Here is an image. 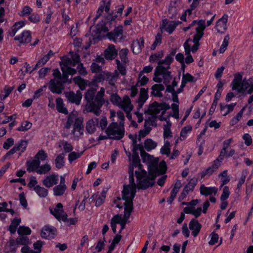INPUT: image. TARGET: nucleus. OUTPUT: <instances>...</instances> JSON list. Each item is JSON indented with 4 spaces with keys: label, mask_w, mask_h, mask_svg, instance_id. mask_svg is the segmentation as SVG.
<instances>
[{
    "label": "nucleus",
    "mask_w": 253,
    "mask_h": 253,
    "mask_svg": "<svg viewBox=\"0 0 253 253\" xmlns=\"http://www.w3.org/2000/svg\"><path fill=\"white\" fill-rule=\"evenodd\" d=\"M141 156L144 163L148 162V170L155 175H160L165 174L167 169L166 162L163 160L159 164V159L155 158L145 151L141 152Z\"/></svg>",
    "instance_id": "nucleus-1"
},
{
    "label": "nucleus",
    "mask_w": 253,
    "mask_h": 253,
    "mask_svg": "<svg viewBox=\"0 0 253 253\" xmlns=\"http://www.w3.org/2000/svg\"><path fill=\"white\" fill-rule=\"evenodd\" d=\"M137 178V187L138 189L145 190L152 187L155 184L154 179L157 175L154 174V177L151 178L146 174H140L138 171H135Z\"/></svg>",
    "instance_id": "nucleus-2"
},
{
    "label": "nucleus",
    "mask_w": 253,
    "mask_h": 253,
    "mask_svg": "<svg viewBox=\"0 0 253 253\" xmlns=\"http://www.w3.org/2000/svg\"><path fill=\"white\" fill-rule=\"evenodd\" d=\"M105 133L111 137H115L112 140H120L125 134L124 129L119 128L117 123H111L105 130Z\"/></svg>",
    "instance_id": "nucleus-3"
},
{
    "label": "nucleus",
    "mask_w": 253,
    "mask_h": 253,
    "mask_svg": "<svg viewBox=\"0 0 253 253\" xmlns=\"http://www.w3.org/2000/svg\"><path fill=\"white\" fill-rule=\"evenodd\" d=\"M116 23V21L109 11L103 17L102 21L97 25V29L100 32H107L109 31V29L111 28L112 25L114 24L115 25Z\"/></svg>",
    "instance_id": "nucleus-4"
},
{
    "label": "nucleus",
    "mask_w": 253,
    "mask_h": 253,
    "mask_svg": "<svg viewBox=\"0 0 253 253\" xmlns=\"http://www.w3.org/2000/svg\"><path fill=\"white\" fill-rule=\"evenodd\" d=\"M96 90L94 88L88 89L84 94V98L86 101V109L89 112L95 114V94Z\"/></svg>",
    "instance_id": "nucleus-5"
},
{
    "label": "nucleus",
    "mask_w": 253,
    "mask_h": 253,
    "mask_svg": "<svg viewBox=\"0 0 253 253\" xmlns=\"http://www.w3.org/2000/svg\"><path fill=\"white\" fill-rule=\"evenodd\" d=\"M106 37L107 39L115 43L118 42V39L122 40L124 33L123 26L119 25L115 26L114 30L112 31L106 32Z\"/></svg>",
    "instance_id": "nucleus-6"
},
{
    "label": "nucleus",
    "mask_w": 253,
    "mask_h": 253,
    "mask_svg": "<svg viewBox=\"0 0 253 253\" xmlns=\"http://www.w3.org/2000/svg\"><path fill=\"white\" fill-rule=\"evenodd\" d=\"M170 106L166 102H158L157 101L153 102L149 106V110L151 113L155 115H158L161 112L166 113V111L170 109Z\"/></svg>",
    "instance_id": "nucleus-7"
},
{
    "label": "nucleus",
    "mask_w": 253,
    "mask_h": 253,
    "mask_svg": "<svg viewBox=\"0 0 253 253\" xmlns=\"http://www.w3.org/2000/svg\"><path fill=\"white\" fill-rule=\"evenodd\" d=\"M57 234L56 229L51 225H46L41 230V236L43 239L51 240L55 238Z\"/></svg>",
    "instance_id": "nucleus-8"
},
{
    "label": "nucleus",
    "mask_w": 253,
    "mask_h": 253,
    "mask_svg": "<svg viewBox=\"0 0 253 253\" xmlns=\"http://www.w3.org/2000/svg\"><path fill=\"white\" fill-rule=\"evenodd\" d=\"M64 87V84L59 80L50 79L49 81L48 89L53 93L61 94Z\"/></svg>",
    "instance_id": "nucleus-9"
},
{
    "label": "nucleus",
    "mask_w": 253,
    "mask_h": 253,
    "mask_svg": "<svg viewBox=\"0 0 253 253\" xmlns=\"http://www.w3.org/2000/svg\"><path fill=\"white\" fill-rule=\"evenodd\" d=\"M65 96L69 102L79 105L81 104L83 97V94L79 90H77L76 93L73 91H69L65 92Z\"/></svg>",
    "instance_id": "nucleus-10"
},
{
    "label": "nucleus",
    "mask_w": 253,
    "mask_h": 253,
    "mask_svg": "<svg viewBox=\"0 0 253 253\" xmlns=\"http://www.w3.org/2000/svg\"><path fill=\"white\" fill-rule=\"evenodd\" d=\"M221 164V161L218 158L216 159L212 163L211 166L208 167L206 169L201 171L199 175L200 176V179L204 178L206 175L209 176L211 175L214 172H215L218 169Z\"/></svg>",
    "instance_id": "nucleus-11"
},
{
    "label": "nucleus",
    "mask_w": 253,
    "mask_h": 253,
    "mask_svg": "<svg viewBox=\"0 0 253 253\" xmlns=\"http://www.w3.org/2000/svg\"><path fill=\"white\" fill-rule=\"evenodd\" d=\"M170 68L165 67L164 66L158 65L156 67L157 72L163 77L164 83L165 84H169L172 79L171 72L169 71Z\"/></svg>",
    "instance_id": "nucleus-12"
},
{
    "label": "nucleus",
    "mask_w": 253,
    "mask_h": 253,
    "mask_svg": "<svg viewBox=\"0 0 253 253\" xmlns=\"http://www.w3.org/2000/svg\"><path fill=\"white\" fill-rule=\"evenodd\" d=\"M118 55V50L115 45L110 44L104 51V58L108 61L115 59Z\"/></svg>",
    "instance_id": "nucleus-13"
},
{
    "label": "nucleus",
    "mask_w": 253,
    "mask_h": 253,
    "mask_svg": "<svg viewBox=\"0 0 253 253\" xmlns=\"http://www.w3.org/2000/svg\"><path fill=\"white\" fill-rule=\"evenodd\" d=\"M103 91H98L96 95H95L94 101H95V114L97 116L99 115L98 111L100 109L101 107L104 104L105 101L103 98L104 95V89L101 87Z\"/></svg>",
    "instance_id": "nucleus-14"
},
{
    "label": "nucleus",
    "mask_w": 253,
    "mask_h": 253,
    "mask_svg": "<svg viewBox=\"0 0 253 253\" xmlns=\"http://www.w3.org/2000/svg\"><path fill=\"white\" fill-rule=\"evenodd\" d=\"M15 41H17L20 44H27L32 40L31 33L29 30H24L20 34L14 38Z\"/></svg>",
    "instance_id": "nucleus-15"
},
{
    "label": "nucleus",
    "mask_w": 253,
    "mask_h": 253,
    "mask_svg": "<svg viewBox=\"0 0 253 253\" xmlns=\"http://www.w3.org/2000/svg\"><path fill=\"white\" fill-rule=\"evenodd\" d=\"M63 206L62 203H57L54 210H50V213L59 221H63L64 215L67 213L63 209Z\"/></svg>",
    "instance_id": "nucleus-16"
},
{
    "label": "nucleus",
    "mask_w": 253,
    "mask_h": 253,
    "mask_svg": "<svg viewBox=\"0 0 253 253\" xmlns=\"http://www.w3.org/2000/svg\"><path fill=\"white\" fill-rule=\"evenodd\" d=\"M59 181L58 175L53 173L47 176L43 180L42 183L46 188H50L54 185L58 184Z\"/></svg>",
    "instance_id": "nucleus-17"
},
{
    "label": "nucleus",
    "mask_w": 253,
    "mask_h": 253,
    "mask_svg": "<svg viewBox=\"0 0 253 253\" xmlns=\"http://www.w3.org/2000/svg\"><path fill=\"white\" fill-rule=\"evenodd\" d=\"M111 4L110 0H102L97 10L95 18H98L102 15L104 10H105L106 13H108L110 10Z\"/></svg>",
    "instance_id": "nucleus-18"
},
{
    "label": "nucleus",
    "mask_w": 253,
    "mask_h": 253,
    "mask_svg": "<svg viewBox=\"0 0 253 253\" xmlns=\"http://www.w3.org/2000/svg\"><path fill=\"white\" fill-rule=\"evenodd\" d=\"M169 22V20L167 18L163 19L160 24V29L161 31L165 30L169 34H171L176 29V25L172 21H170L168 24Z\"/></svg>",
    "instance_id": "nucleus-19"
},
{
    "label": "nucleus",
    "mask_w": 253,
    "mask_h": 253,
    "mask_svg": "<svg viewBox=\"0 0 253 253\" xmlns=\"http://www.w3.org/2000/svg\"><path fill=\"white\" fill-rule=\"evenodd\" d=\"M189 228L192 230V235L194 237H196L201 231L202 225L198 220L192 218L189 223Z\"/></svg>",
    "instance_id": "nucleus-20"
},
{
    "label": "nucleus",
    "mask_w": 253,
    "mask_h": 253,
    "mask_svg": "<svg viewBox=\"0 0 253 253\" xmlns=\"http://www.w3.org/2000/svg\"><path fill=\"white\" fill-rule=\"evenodd\" d=\"M83 118L82 117H77L74 122V128L72 131L71 133L73 134H75L76 131L79 132L80 135L83 134L84 126L83 124Z\"/></svg>",
    "instance_id": "nucleus-21"
},
{
    "label": "nucleus",
    "mask_w": 253,
    "mask_h": 253,
    "mask_svg": "<svg viewBox=\"0 0 253 253\" xmlns=\"http://www.w3.org/2000/svg\"><path fill=\"white\" fill-rule=\"evenodd\" d=\"M181 186V182L180 180H177L173 188L170 192V196L167 199V202L169 205H171L174 198Z\"/></svg>",
    "instance_id": "nucleus-22"
},
{
    "label": "nucleus",
    "mask_w": 253,
    "mask_h": 253,
    "mask_svg": "<svg viewBox=\"0 0 253 253\" xmlns=\"http://www.w3.org/2000/svg\"><path fill=\"white\" fill-rule=\"evenodd\" d=\"M73 81L77 84L81 90H84L88 85H90V82H89L86 79L82 78L80 76L75 77Z\"/></svg>",
    "instance_id": "nucleus-23"
},
{
    "label": "nucleus",
    "mask_w": 253,
    "mask_h": 253,
    "mask_svg": "<svg viewBox=\"0 0 253 253\" xmlns=\"http://www.w3.org/2000/svg\"><path fill=\"white\" fill-rule=\"evenodd\" d=\"M99 119L94 118L89 120L86 123V130L89 134L93 133L96 130V126H98Z\"/></svg>",
    "instance_id": "nucleus-24"
},
{
    "label": "nucleus",
    "mask_w": 253,
    "mask_h": 253,
    "mask_svg": "<svg viewBox=\"0 0 253 253\" xmlns=\"http://www.w3.org/2000/svg\"><path fill=\"white\" fill-rule=\"evenodd\" d=\"M200 191L201 195L207 197L212 194L216 195L217 192V189L214 186L206 187L205 185L202 184L200 186Z\"/></svg>",
    "instance_id": "nucleus-25"
},
{
    "label": "nucleus",
    "mask_w": 253,
    "mask_h": 253,
    "mask_svg": "<svg viewBox=\"0 0 253 253\" xmlns=\"http://www.w3.org/2000/svg\"><path fill=\"white\" fill-rule=\"evenodd\" d=\"M26 165L27 170L29 172L34 171L37 172V170L41 165V162L34 158L32 160L27 161Z\"/></svg>",
    "instance_id": "nucleus-26"
},
{
    "label": "nucleus",
    "mask_w": 253,
    "mask_h": 253,
    "mask_svg": "<svg viewBox=\"0 0 253 253\" xmlns=\"http://www.w3.org/2000/svg\"><path fill=\"white\" fill-rule=\"evenodd\" d=\"M242 79L243 76L241 73H238L234 75V78L231 83L232 89L233 90H238L242 84Z\"/></svg>",
    "instance_id": "nucleus-27"
},
{
    "label": "nucleus",
    "mask_w": 253,
    "mask_h": 253,
    "mask_svg": "<svg viewBox=\"0 0 253 253\" xmlns=\"http://www.w3.org/2000/svg\"><path fill=\"white\" fill-rule=\"evenodd\" d=\"M151 95L161 97L163 96L162 91L165 89L164 86L161 84H155L151 87Z\"/></svg>",
    "instance_id": "nucleus-28"
},
{
    "label": "nucleus",
    "mask_w": 253,
    "mask_h": 253,
    "mask_svg": "<svg viewBox=\"0 0 253 253\" xmlns=\"http://www.w3.org/2000/svg\"><path fill=\"white\" fill-rule=\"evenodd\" d=\"M21 221L20 218L15 217L11 222L10 225L9 226L8 230L11 234H14L17 229L18 225Z\"/></svg>",
    "instance_id": "nucleus-29"
},
{
    "label": "nucleus",
    "mask_w": 253,
    "mask_h": 253,
    "mask_svg": "<svg viewBox=\"0 0 253 253\" xmlns=\"http://www.w3.org/2000/svg\"><path fill=\"white\" fill-rule=\"evenodd\" d=\"M56 109L61 113L67 115L68 114V109L64 107L63 100L61 97H58L56 99Z\"/></svg>",
    "instance_id": "nucleus-30"
},
{
    "label": "nucleus",
    "mask_w": 253,
    "mask_h": 253,
    "mask_svg": "<svg viewBox=\"0 0 253 253\" xmlns=\"http://www.w3.org/2000/svg\"><path fill=\"white\" fill-rule=\"evenodd\" d=\"M105 80V75L103 73L100 72L97 73L93 77V79L90 82V85L94 86H97L98 84L103 82Z\"/></svg>",
    "instance_id": "nucleus-31"
},
{
    "label": "nucleus",
    "mask_w": 253,
    "mask_h": 253,
    "mask_svg": "<svg viewBox=\"0 0 253 253\" xmlns=\"http://www.w3.org/2000/svg\"><path fill=\"white\" fill-rule=\"evenodd\" d=\"M34 190L36 194L42 198H45L48 194V191L47 189L44 187H41L38 185H36L34 188Z\"/></svg>",
    "instance_id": "nucleus-32"
},
{
    "label": "nucleus",
    "mask_w": 253,
    "mask_h": 253,
    "mask_svg": "<svg viewBox=\"0 0 253 253\" xmlns=\"http://www.w3.org/2000/svg\"><path fill=\"white\" fill-rule=\"evenodd\" d=\"M118 6V8L117 10H112L111 12H110V13L112 14L113 17L114 18L115 20L118 19L120 21L122 19V14L124 9V4H121Z\"/></svg>",
    "instance_id": "nucleus-33"
},
{
    "label": "nucleus",
    "mask_w": 253,
    "mask_h": 253,
    "mask_svg": "<svg viewBox=\"0 0 253 253\" xmlns=\"http://www.w3.org/2000/svg\"><path fill=\"white\" fill-rule=\"evenodd\" d=\"M198 179L195 177L191 178L189 182L184 187V191L186 194H188L190 191H193L197 185Z\"/></svg>",
    "instance_id": "nucleus-34"
},
{
    "label": "nucleus",
    "mask_w": 253,
    "mask_h": 253,
    "mask_svg": "<svg viewBox=\"0 0 253 253\" xmlns=\"http://www.w3.org/2000/svg\"><path fill=\"white\" fill-rule=\"evenodd\" d=\"M164 56V51L161 50L157 53L152 54L149 58V62L154 63L161 60V59Z\"/></svg>",
    "instance_id": "nucleus-35"
},
{
    "label": "nucleus",
    "mask_w": 253,
    "mask_h": 253,
    "mask_svg": "<svg viewBox=\"0 0 253 253\" xmlns=\"http://www.w3.org/2000/svg\"><path fill=\"white\" fill-rule=\"evenodd\" d=\"M67 187H65L61 185H56L53 188V195L55 196H61L65 193Z\"/></svg>",
    "instance_id": "nucleus-36"
},
{
    "label": "nucleus",
    "mask_w": 253,
    "mask_h": 253,
    "mask_svg": "<svg viewBox=\"0 0 253 253\" xmlns=\"http://www.w3.org/2000/svg\"><path fill=\"white\" fill-rule=\"evenodd\" d=\"M192 127L190 125L183 127L180 131V139L181 141L184 140L188 136V134L192 131Z\"/></svg>",
    "instance_id": "nucleus-37"
},
{
    "label": "nucleus",
    "mask_w": 253,
    "mask_h": 253,
    "mask_svg": "<svg viewBox=\"0 0 253 253\" xmlns=\"http://www.w3.org/2000/svg\"><path fill=\"white\" fill-rule=\"evenodd\" d=\"M173 61L174 58L169 54H167L164 59L159 61L158 65L163 66V65H167L166 67L170 68V65Z\"/></svg>",
    "instance_id": "nucleus-38"
},
{
    "label": "nucleus",
    "mask_w": 253,
    "mask_h": 253,
    "mask_svg": "<svg viewBox=\"0 0 253 253\" xmlns=\"http://www.w3.org/2000/svg\"><path fill=\"white\" fill-rule=\"evenodd\" d=\"M148 88L145 89L143 87L141 88L137 100H139V102H145L148 99Z\"/></svg>",
    "instance_id": "nucleus-39"
},
{
    "label": "nucleus",
    "mask_w": 253,
    "mask_h": 253,
    "mask_svg": "<svg viewBox=\"0 0 253 253\" xmlns=\"http://www.w3.org/2000/svg\"><path fill=\"white\" fill-rule=\"evenodd\" d=\"M144 145L146 150L148 152H150L156 147L157 144L152 139L150 138H147L145 140Z\"/></svg>",
    "instance_id": "nucleus-40"
},
{
    "label": "nucleus",
    "mask_w": 253,
    "mask_h": 253,
    "mask_svg": "<svg viewBox=\"0 0 253 253\" xmlns=\"http://www.w3.org/2000/svg\"><path fill=\"white\" fill-rule=\"evenodd\" d=\"M253 80V77L250 78L248 81L244 80L238 92L239 93H244L251 85V83Z\"/></svg>",
    "instance_id": "nucleus-41"
},
{
    "label": "nucleus",
    "mask_w": 253,
    "mask_h": 253,
    "mask_svg": "<svg viewBox=\"0 0 253 253\" xmlns=\"http://www.w3.org/2000/svg\"><path fill=\"white\" fill-rule=\"evenodd\" d=\"M134 186H130L129 185H124L123 189L122 191V200L125 201L126 200H127V197L129 195V193L133 189Z\"/></svg>",
    "instance_id": "nucleus-42"
},
{
    "label": "nucleus",
    "mask_w": 253,
    "mask_h": 253,
    "mask_svg": "<svg viewBox=\"0 0 253 253\" xmlns=\"http://www.w3.org/2000/svg\"><path fill=\"white\" fill-rule=\"evenodd\" d=\"M64 153H61L57 156L55 159V164L56 168L60 169L64 166L65 162L64 161Z\"/></svg>",
    "instance_id": "nucleus-43"
},
{
    "label": "nucleus",
    "mask_w": 253,
    "mask_h": 253,
    "mask_svg": "<svg viewBox=\"0 0 253 253\" xmlns=\"http://www.w3.org/2000/svg\"><path fill=\"white\" fill-rule=\"evenodd\" d=\"M171 126V124L169 121H167V125L164 126L163 136L165 139H168L172 136Z\"/></svg>",
    "instance_id": "nucleus-44"
},
{
    "label": "nucleus",
    "mask_w": 253,
    "mask_h": 253,
    "mask_svg": "<svg viewBox=\"0 0 253 253\" xmlns=\"http://www.w3.org/2000/svg\"><path fill=\"white\" fill-rule=\"evenodd\" d=\"M27 146L28 141L23 139L20 140L14 145V146L16 147L17 151H21V153L25 151Z\"/></svg>",
    "instance_id": "nucleus-45"
},
{
    "label": "nucleus",
    "mask_w": 253,
    "mask_h": 253,
    "mask_svg": "<svg viewBox=\"0 0 253 253\" xmlns=\"http://www.w3.org/2000/svg\"><path fill=\"white\" fill-rule=\"evenodd\" d=\"M31 230L29 227L20 226L17 229V233L19 235L26 236L31 234Z\"/></svg>",
    "instance_id": "nucleus-46"
},
{
    "label": "nucleus",
    "mask_w": 253,
    "mask_h": 253,
    "mask_svg": "<svg viewBox=\"0 0 253 253\" xmlns=\"http://www.w3.org/2000/svg\"><path fill=\"white\" fill-rule=\"evenodd\" d=\"M48 154L43 149H41L37 153L34 158L39 161H44L47 159Z\"/></svg>",
    "instance_id": "nucleus-47"
},
{
    "label": "nucleus",
    "mask_w": 253,
    "mask_h": 253,
    "mask_svg": "<svg viewBox=\"0 0 253 253\" xmlns=\"http://www.w3.org/2000/svg\"><path fill=\"white\" fill-rule=\"evenodd\" d=\"M106 198V193L103 191L101 195H96V199L94 200L95 206L96 207H100L105 201Z\"/></svg>",
    "instance_id": "nucleus-48"
},
{
    "label": "nucleus",
    "mask_w": 253,
    "mask_h": 253,
    "mask_svg": "<svg viewBox=\"0 0 253 253\" xmlns=\"http://www.w3.org/2000/svg\"><path fill=\"white\" fill-rule=\"evenodd\" d=\"M229 35L227 34L224 37L222 44L220 46V48L219 49V52L220 53H223L227 49V47L229 44Z\"/></svg>",
    "instance_id": "nucleus-49"
},
{
    "label": "nucleus",
    "mask_w": 253,
    "mask_h": 253,
    "mask_svg": "<svg viewBox=\"0 0 253 253\" xmlns=\"http://www.w3.org/2000/svg\"><path fill=\"white\" fill-rule=\"evenodd\" d=\"M51 169V167L49 164L46 163L42 166L40 165L38 169L37 170V173L39 174H46Z\"/></svg>",
    "instance_id": "nucleus-50"
},
{
    "label": "nucleus",
    "mask_w": 253,
    "mask_h": 253,
    "mask_svg": "<svg viewBox=\"0 0 253 253\" xmlns=\"http://www.w3.org/2000/svg\"><path fill=\"white\" fill-rule=\"evenodd\" d=\"M18 245H23L24 246H28L30 243L29 237L26 236L19 235L17 238Z\"/></svg>",
    "instance_id": "nucleus-51"
},
{
    "label": "nucleus",
    "mask_w": 253,
    "mask_h": 253,
    "mask_svg": "<svg viewBox=\"0 0 253 253\" xmlns=\"http://www.w3.org/2000/svg\"><path fill=\"white\" fill-rule=\"evenodd\" d=\"M32 124L28 121H24L22 122L21 125L17 128V130L19 131H26L31 128Z\"/></svg>",
    "instance_id": "nucleus-52"
},
{
    "label": "nucleus",
    "mask_w": 253,
    "mask_h": 253,
    "mask_svg": "<svg viewBox=\"0 0 253 253\" xmlns=\"http://www.w3.org/2000/svg\"><path fill=\"white\" fill-rule=\"evenodd\" d=\"M124 205V213L131 214L134 210L133 202L125 201Z\"/></svg>",
    "instance_id": "nucleus-53"
},
{
    "label": "nucleus",
    "mask_w": 253,
    "mask_h": 253,
    "mask_svg": "<svg viewBox=\"0 0 253 253\" xmlns=\"http://www.w3.org/2000/svg\"><path fill=\"white\" fill-rule=\"evenodd\" d=\"M8 245L10 247V251L15 253L17 249V245H18L17 239H14L12 237H10L8 242Z\"/></svg>",
    "instance_id": "nucleus-54"
},
{
    "label": "nucleus",
    "mask_w": 253,
    "mask_h": 253,
    "mask_svg": "<svg viewBox=\"0 0 253 253\" xmlns=\"http://www.w3.org/2000/svg\"><path fill=\"white\" fill-rule=\"evenodd\" d=\"M219 177H221V181L222 182L221 185L227 184L230 180V178L227 175V170H224L219 174Z\"/></svg>",
    "instance_id": "nucleus-55"
},
{
    "label": "nucleus",
    "mask_w": 253,
    "mask_h": 253,
    "mask_svg": "<svg viewBox=\"0 0 253 253\" xmlns=\"http://www.w3.org/2000/svg\"><path fill=\"white\" fill-rule=\"evenodd\" d=\"M110 101L114 105L119 106L122 102V99L117 93H113L110 95Z\"/></svg>",
    "instance_id": "nucleus-56"
},
{
    "label": "nucleus",
    "mask_w": 253,
    "mask_h": 253,
    "mask_svg": "<svg viewBox=\"0 0 253 253\" xmlns=\"http://www.w3.org/2000/svg\"><path fill=\"white\" fill-rule=\"evenodd\" d=\"M128 52V49L126 48L122 49L119 52V56L121 61L124 63H126L127 60V54Z\"/></svg>",
    "instance_id": "nucleus-57"
},
{
    "label": "nucleus",
    "mask_w": 253,
    "mask_h": 253,
    "mask_svg": "<svg viewBox=\"0 0 253 253\" xmlns=\"http://www.w3.org/2000/svg\"><path fill=\"white\" fill-rule=\"evenodd\" d=\"M162 34L158 33L155 37V41L151 46V49L152 50H154L158 45L162 43Z\"/></svg>",
    "instance_id": "nucleus-58"
},
{
    "label": "nucleus",
    "mask_w": 253,
    "mask_h": 253,
    "mask_svg": "<svg viewBox=\"0 0 253 253\" xmlns=\"http://www.w3.org/2000/svg\"><path fill=\"white\" fill-rule=\"evenodd\" d=\"M83 152H71L68 155V160L69 162L71 163L74 161L76 159L80 158L81 156L82 155Z\"/></svg>",
    "instance_id": "nucleus-59"
},
{
    "label": "nucleus",
    "mask_w": 253,
    "mask_h": 253,
    "mask_svg": "<svg viewBox=\"0 0 253 253\" xmlns=\"http://www.w3.org/2000/svg\"><path fill=\"white\" fill-rule=\"evenodd\" d=\"M28 20L33 23H38L41 21V18L39 14L37 12L32 13L29 16Z\"/></svg>",
    "instance_id": "nucleus-60"
},
{
    "label": "nucleus",
    "mask_w": 253,
    "mask_h": 253,
    "mask_svg": "<svg viewBox=\"0 0 253 253\" xmlns=\"http://www.w3.org/2000/svg\"><path fill=\"white\" fill-rule=\"evenodd\" d=\"M33 11V9L28 5H25L22 8V10L19 13L20 16L24 17L30 15Z\"/></svg>",
    "instance_id": "nucleus-61"
},
{
    "label": "nucleus",
    "mask_w": 253,
    "mask_h": 253,
    "mask_svg": "<svg viewBox=\"0 0 253 253\" xmlns=\"http://www.w3.org/2000/svg\"><path fill=\"white\" fill-rule=\"evenodd\" d=\"M78 221V217L68 218L67 214L64 215V217L63 219V222L69 223V224L67 225L68 226H69L71 225H75L77 223Z\"/></svg>",
    "instance_id": "nucleus-62"
},
{
    "label": "nucleus",
    "mask_w": 253,
    "mask_h": 253,
    "mask_svg": "<svg viewBox=\"0 0 253 253\" xmlns=\"http://www.w3.org/2000/svg\"><path fill=\"white\" fill-rule=\"evenodd\" d=\"M106 242V241L104 237L102 239H99L95 246V250L97 251V253H99L102 251L105 246Z\"/></svg>",
    "instance_id": "nucleus-63"
},
{
    "label": "nucleus",
    "mask_w": 253,
    "mask_h": 253,
    "mask_svg": "<svg viewBox=\"0 0 253 253\" xmlns=\"http://www.w3.org/2000/svg\"><path fill=\"white\" fill-rule=\"evenodd\" d=\"M229 188L227 186H225L223 188L222 193L220 196V201H225L229 197L230 195Z\"/></svg>",
    "instance_id": "nucleus-64"
}]
</instances>
